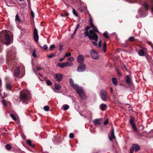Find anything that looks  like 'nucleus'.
Listing matches in <instances>:
<instances>
[{"instance_id":"obj_22","label":"nucleus","mask_w":153,"mask_h":153,"mask_svg":"<svg viewBox=\"0 0 153 153\" xmlns=\"http://www.w3.org/2000/svg\"><path fill=\"white\" fill-rule=\"evenodd\" d=\"M126 82L129 85L131 83L130 80V79L129 76L127 75L126 77Z\"/></svg>"},{"instance_id":"obj_43","label":"nucleus","mask_w":153,"mask_h":153,"mask_svg":"<svg viewBox=\"0 0 153 153\" xmlns=\"http://www.w3.org/2000/svg\"><path fill=\"white\" fill-rule=\"evenodd\" d=\"M76 31H74V32L71 35V38H73L74 37V36L76 34Z\"/></svg>"},{"instance_id":"obj_33","label":"nucleus","mask_w":153,"mask_h":153,"mask_svg":"<svg viewBox=\"0 0 153 153\" xmlns=\"http://www.w3.org/2000/svg\"><path fill=\"white\" fill-rule=\"evenodd\" d=\"M68 60L70 62H72L74 60V59L73 57H71L69 58H68Z\"/></svg>"},{"instance_id":"obj_46","label":"nucleus","mask_w":153,"mask_h":153,"mask_svg":"<svg viewBox=\"0 0 153 153\" xmlns=\"http://www.w3.org/2000/svg\"><path fill=\"white\" fill-rule=\"evenodd\" d=\"M79 24H77V25L76 26V27L74 31H76V30L79 28Z\"/></svg>"},{"instance_id":"obj_40","label":"nucleus","mask_w":153,"mask_h":153,"mask_svg":"<svg viewBox=\"0 0 153 153\" xmlns=\"http://www.w3.org/2000/svg\"><path fill=\"white\" fill-rule=\"evenodd\" d=\"M55 47V45H52L49 47V49L50 50H52Z\"/></svg>"},{"instance_id":"obj_52","label":"nucleus","mask_w":153,"mask_h":153,"mask_svg":"<svg viewBox=\"0 0 153 153\" xmlns=\"http://www.w3.org/2000/svg\"><path fill=\"white\" fill-rule=\"evenodd\" d=\"M42 68L40 67H37V69L38 71H40L42 69Z\"/></svg>"},{"instance_id":"obj_5","label":"nucleus","mask_w":153,"mask_h":153,"mask_svg":"<svg viewBox=\"0 0 153 153\" xmlns=\"http://www.w3.org/2000/svg\"><path fill=\"white\" fill-rule=\"evenodd\" d=\"M90 54L92 58L94 59H96L99 57L98 53L94 49H92L90 50Z\"/></svg>"},{"instance_id":"obj_28","label":"nucleus","mask_w":153,"mask_h":153,"mask_svg":"<svg viewBox=\"0 0 153 153\" xmlns=\"http://www.w3.org/2000/svg\"><path fill=\"white\" fill-rule=\"evenodd\" d=\"M106 44L105 42L104 43V45L103 46V51L104 52H105L106 50Z\"/></svg>"},{"instance_id":"obj_12","label":"nucleus","mask_w":153,"mask_h":153,"mask_svg":"<svg viewBox=\"0 0 153 153\" xmlns=\"http://www.w3.org/2000/svg\"><path fill=\"white\" fill-rule=\"evenodd\" d=\"M20 71L19 67H17L13 72L14 75L15 77H18L19 75Z\"/></svg>"},{"instance_id":"obj_50","label":"nucleus","mask_w":153,"mask_h":153,"mask_svg":"<svg viewBox=\"0 0 153 153\" xmlns=\"http://www.w3.org/2000/svg\"><path fill=\"white\" fill-rule=\"evenodd\" d=\"M101 41H100L99 42V45H98V48H100L101 46Z\"/></svg>"},{"instance_id":"obj_49","label":"nucleus","mask_w":153,"mask_h":153,"mask_svg":"<svg viewBox=\"0 0 153 153\" xmlns=\"http://www.w3.org/2000/svg\"><path fill=\"white\" fill-rule=\"evenodd\" d=\"M108 119H107L104 123V124L105 125H106L108 124Z\"/></svg>"},{"instance_id":"obj_3","label":"nucleus","mask_w":153,"mask_h":153,"mask_svg":"<svg viewBox=\"0 0 153 153\" xmlns=\"http://www.w3.org/2000/svg\"><path fill=\"white\" fill-rule=\"evenodd\" d=\"M20 98L22 100H28L30 98L31 96L28 90H22L20 92Z\"/></svg>"},{"instance_id":"obj_59","label":"nucleus","mask_w":153,"mask_h":153,"mask_svg":"<svg viewBox=\"0 0 153 153\" xmlns=\"http://www.w3.org/2000/svg\"><path fill=\"white\" fill-rule=\"evenodd\" d=\"M152 11L153 12V6H152Z\"/></svg>"},{"instance_id":"obj_1","label":"nucleus","mask_w":153,"mask_h":153,"mask_svg":"<svg viewBox=\"0 0 153 153\" xmlns=\"http://www.w3.org/2000/svg\"><path fill=\"white\" fill-rule=\"evenodd\" d=\"M91 27L87 26L85 28V36H88L90 40H95L98 39V36L96 33L98 32V30L93 23V20L91 18L89 19Z\"/></svg>"},{"instance_id":"obj_31","label":"nucleus","mask_w":153,"mask_h":153,"mask_svg":"<svg viewBox=\"0 0 153 153\" xmlns=\"http://www.w3.org/2000/svg\"><path fill=\"white\" fill-rule=\"evenodd\" d=\"M16 20L17 21L19 22H20V20L19 19V17L18 14L16 15Z\"/></svg>"},{"instance_id":"obj_38","label":"nucleus","mask_w":153,"mask_h":153,"mask_svg":"<svg viewBox=\"0 0 153 153\" xmlns=\"http://www.w3.org/2000/svg\"><path fill=\"white\" fill-rule=\"evenodd\" d=\"M32 56L36 58V57H37V56L36 54V53L35 51H33V53H32Z\"/></svg>"},{"instance_id":"obj_64","label":"nucleus","mask_w":153,"mask_h":153,"mask_svg":"<svg viewBox=\"0 0 153 153\" xmlns=\"http://www.w3.org/2000/svg\"><path fill=\"white\" fill-rule=\"evenodd\" d=\"M61 16H63V15L62 14H61Z\"/></svg>"},{"instance_id":"obj_24","label":"nucleus","mask_w":153,"mask_h":153,"mask_svg":"<svg viewBox=\"0 0 153 153\" xmlns=\"http://www.w3.org/2000/svg\"><path fill=\"white\" fill-rule=\"evenodd\" d=\"M65 67L72 66L73 65L72 63H69V62H65Z\"/></svg>"},{"instance_id":"obj_37","label":"nucleus","mask_w":153,"mask_h":153,"mask_svg":"<svg viewBox=\"0 0 153 153\" xmlns=\"http://www.w3.org/2000/svg\"><path fill=\"white\" fill-rule=\"evenodd\" d=\"M71 53L70 52H69L65 54V56L66 57H69L71 56Z\"/></svg>"},{"instance_id":"obj_56","label":"nucleus","mask_w":153,"mask_h":153,"mask_svg":"<svg viewBox=\"0 0 153 153\" xmlns=\"http://www.w3.org/2000/svg\"><path fill=\"white\" fill-rule=\"evenodd\" d=\"M1 85V80L0 79V85Z\"/></svg>"},{"instance_id":"obj_39","label":"nucleus","mask_w":153,"mask_h":153,"mask_svg":"<svg viewBox=\"0 0 153 153\" xmlns=\"http://www.w3.org/2000/svg\"><path fill=\"white\" fill-rule=\"evenodd\" d=\"M2 103L4 106L6 105V102L5 100H3L2 101Z\"/></svg>"},{"instance_id":"obj_26","label":"nucleus","mask_w":153,"mask_h":153,"mask_svg":"<svg viewBox=\"0 0 153 153\" xmlns=\"http://www.w3.org/2000/svg\"><path fill=\"white\" fill-rule=\"evenodd\" d=\"M55 53H51L48 56V57L49 58H51L55 56Z\"/></svg>"},{"instance_id":"obj_7","label":"nucleus","mask_w":153,"mask_h":153,"mask_svg":"<svg viewBox=\"0 0 153 153\" xmlns=\"http://www.w3.org/2000/svg\"><path fill=\"white\" fill-rule=\"evenodd\" d=\"M54 76L56 80L58 82H60L62 79V75L61 74H56Z\"/></svg>"},{"instance_id":"obj_34","label":"nucleus","mask_w":153,"mask_h":153,"mask_svg":"<svg viewBox=\"0 0 153 153\" xmlns=\"http://www.w3.org/2000/svg\"><path fill=\"white\" fill-rule=\"evenodd\" d=\"M134 36H131L129 38V40L130 41H133L134 40Z\"/></svg>"},{"instance_id":"obj_41","label":"nucleus","mask_w":153,"mask_h":153,"mask_svg":"<svg viewBox=\"0 0 153 153\" xmlns=\"http://www.w3.org/2000/svg\"><path fill=\"white\" fill-rule=\"evenodd\" d=\"M69 137L70 138L72 139L74 137V134L73 133H71L69 135Z\"/></svg>"},{"instance_id":"obj_36","label":"nucleus","mask_w":153,"mask_h":153,"mask_svg":"<svg viewBox=\"0 0 153 153\" xmlns=\"http://www.w3.org/2000/svg\"><path fill=\"white\" fill-rule=\"evenodd\" d=\"M98 40V39H97ZM96 42L92 41L91 42L95 46H97V42L98 41V40L96 41V40H95Z\"/></svg>"},{"instance_id":"obj_55","label":"nucleus","mask_w":153,"mask_h":153,"mask_svg":"<svg viewBox=\"0 0 153 153\" xmlns=\"http://www.w3.org/2000/svg\"><path fill=\"white\" fill-rule=\"evenodd\" d=\"M11 53V52H9L8 53H7V56H10V55H11L10 54Z\"/></svg>"},{"instance_id":"obj_29","label":"nucleus","mask_w":153,"mask_h":153,"mask_svg":"<svg viewBox=\"0 0 153 153\" xmlns=\"http://www.w3.org/2000/svg\"><path fill=\"white\" fill-rule=\"evenodd\" d=\"M27 143L28 144L30 145V146H33L34 145H32V143L31 141L30 140H28L27 141Z\"/></svg>"},{"instance_id":"obj_11","label":"nucleus","mask_w":153,"mask_h":153,"mask_svg":"<svg viewBox=\"0 0 153 153\" xmlns=\"http://www.w3.org/2000/svg\"><path fill=\"white\" fill-rule=\"evenodd\" d=\"M134 119L133 118L131 119L130 120V123L131 124L132 127L135 132L137 131V128L136 127L135 124L134 122Z\"/></svg>"},{"instance_id":"obj_23","label":"nucleus","mask_w":153,"mask_h":153,"mask_svg":"<svg viewBox=\"0 0 153 153\" xmlns=\"http://www.w3.org/2000/svg\"><path fill=\"white\" fill-rule=\"evenodd\" d=\"M62 108L64 110L66 111L68 109L69 106L67 105H65L62 106Z\"/></svg>"},{"instance_id":"obj_62","label":"nucleus","mask_w":153,"mask_h":153,"mask_svg":"<svg viewBox=\"0 0 153 153\" xmlns=\"http://www.w3.org/2000/svg\"><path fill=\"white\" fill-rule=\"evenodd\" d=\"M19 0L20 1H23L24 0Z\"/></svg>"},{"instance_id":"obj_30","label":"nucleus","mask_w":153,"mask_h":153,"mask_svg":"<svg viewBox=\"0 0 153 153\" xmlns=\"http://www.w3.org/2000/svg\"><path fill=\"white\" fill-rule=\"evenodd\" d=\"M44 110L46 111H48L49 110V108L48 106H45L44 107Z\"/></svg>"},{"instance_id":"obj_61","label":"nucleus","mask_w":153,"mask_h":153,"mask_svg":"<svg viewBox=\"0 0 153 153\" xmlns=\"http://www.w3.org/2000/svg\"><path fill=\"white\" fill-rule=\"evenodd\" d=\"M39 74L40 76H42V75L41 74H40V73H39Z\"/></svg>"},{"instance_id":"obj_18","label":"nucleus","mask_w":153,"mask_h":153,"mask_svg":"<svg viewBox=\"0 0 153 153\" xmlns=\"http://www.w3.org/2000/svg\"><path fill=\"white\" fill-rule=\"evenodd\" d=\"M58 66L60 68H64L66 67L65 62L62 63H59L57 64Z\"/></svg>"},{"instance_id":"obj_9","label":"nucleus","mask_w":153,"mask_h":153,"mask_svg":"<svg viewBox=\"0 0 153 153\" xmlns=\"http://www.w3.org/2000/svg\"><path fill=\"white\" fill-rule=\"evenodd\" d=\"M108 137L109 139L111 141H112L115 138L114 135V129L113 128H112V131H111L108 135Z\"/></svg>"},{"instance_id":"obj_32","label":"nucleus","mask_w":153,"mask_h":153,"mask_svg":"<svg viewBox=\"0 0 153 153\" xmlns=\"http://www.w3.org/2000/svg\"><path fill=\"white\" fill-rule=\"evenodd\" d=\"M10 116L14 120H16V117H15L14 115L13 114H10Z\"/></svg>"},{"instance_id":"obj_16","label":"nucleus","mask_w":153,"mask_h":153,"mask_svg":"<svg viewBox=\"0 0 153 153\" xmlns=\"http://www.w3.org/2000/svg\"><path fill=\"white\" fill-rule=\"evenodd\" d=\"M101 120V119H95L93 121L95 125L100 124V121Z\"/></svg>"},{"instance_id":"obj_57","label":"nucleus","mask_w":153,"mask_h":153,"mask_svg":"<svg viewBox=\"0 0 153 153\" xmlns=\"http://www.w3.org/2000/svg\"><path fill=\"white\" fill-rule=\"evenodd\" d=\"M111 93H112L113 92V90H112V89L111 88Z\"/></svg>"},{"instance_id":"obj_54","label":"nucleus","mask_w":153,"mask_h":153,"mask_svg":"<svg viewBox=\"0 0 153 153\" xmlns=\"http://www.w3.org/2000/svg\"><path fill=\"white\" fill-rule=\"evenodd\" d=\"M133 150L132 149H131L130 150V153H133Z\"/></svg>"},{"instance_id":"obj_19","label":"nucleus","mask_w":153,"mask_h":153,"mask_svg":"<svg viewBox=\"0 0 153 153\" xmlns=\"http://www.w3.org/2000/svg\"><path fill=\"white\" fill-rule=\"evenodd\" d=\"M117 79L116 78H113L112 79V82L113 84L115 85H117Z\"/></svg>"},{"instance_id":"obj_42","label":"nucleus","mask_w":153,"mask_h":153,"mask_svg":"<svg viewBox=\"0 0 153 153\" xmlns=\"http://www.w3.org/2000/svg\"><path fill=\"white\" fill-rule=\"evenodd\" d=\"M103 36L105 37L106 38H108V36L107 34V33L106 32H105L103 33Z\"/></svg>"},{"instance_id":"obj_44","label":"nucleus","mask_w":153,"mask_h":153,"mask_svg":"<svg viewBox=\"0 0 153 153\" xmlns=\"http://www.w3.org/2000/svg\"><path fill=\"white\" fill-rule=\"evenodd\" d=\"M144 6L148 10L149 9V6L146 4L145 3L144 4Z\"/></svg>"},{"instance_id":"obj_6","label":"nucleus","mask_w":153,"mask_h":153,"mask_svg":"<svg viewBox=\"0 0 153 153\" xmlns=\"http://www.w3.org/2000/svg\"><path fill=\"white\" fill-rule=\"evenodd\" d=\"M79 65L77 68V71L79 72H84L86 69V65L84 64H81Z\"/></svg>"},{"instance_id":"obj_48","label":"nucleus","mask_w":153,"mask_h":153,"mask_svg":"<svg viewBox=\"0 0 153 153\" xmlns=\"http://www.w3.org/2000/svg\"><path fill=\"white\" fill-rule=\"evenodd\" d=\"M63 45H59V49L60 51H62L63 49Z\"/></svg>"},{"instance_id":"obj_47","label":"nucleus","mask_w":153,"mask_h":153,"mask_svg":"<svg viewBox=\"0 0 153 153\" xmlns=\"http://www.w3.org/2000/svg\"><path fill=\"white\" fill-rule=\"evenodd\" d=\"M43 48L45 50H46L48 48V46L46 45H45L43 46Z\"/></svg>"},{"instance_id":"obj_4","label":"nucleus","mask_w":153,"mask_h":153,"mask_svg":"<svg viewBox=\"0 0 153 153\" xmlns=\"http://www.w3.org/2000/svg\"><path fill=\"white\" fill-rule=\"evenodd\" d=\"M100 97L102 100L106 101L107 100V92L105 90H102L100 92Z\"/></svg>"},{"instance_id":"obj_53","label":"nucleus","mask_w":153,"mask_h":153,"mask_svg":"<svg viewBox=\"0 0 153 153\" xmlns=\"http://www.w3.org/2000/svg\"><path fill=\"white\" fill-rule=\"evenodd\" d=\"M147 15V14L146 13H145L144 14V15L143 16V15H142L141 16V17H145V16H146V15Z\"/></svg>"},{"instance_id":"obj_2","label":"nucleus","mask_w":153,"mask_h":153,"mask_svg":"<svg viewBox=\"0 0 153 153\" xmlns=\"http://www.w3.org/2000/svg\"><path fill=\"white\" fill-rule=\"evenodd\" d=\"M69 82L71 86L78 93L80 98L82 100H85L86 96L83 91V90L81 87L79 86L77 84L74 83V81L72 78L69 79Z\"/></svg>"},{"instance_id":"obj_13","label":"nucleus","mask_w":153,"mask_h":153,"mask_svg":"<svg viewBox=\"0 0 153 153\" xmlns=\"http://www.w3.org/2000/svg\"><path fill=\"white\" fill-rule=\"evenodd\" d=\"M132 149L135 152H137L140 150V147L138 145L134 144L132 146Z\"/></svg>"},{"instance_id":"obj_60","label":"nucleus","mask_w":153,"mask_h":153,"mask_svg":"<svg viewBox=\"0 0 153 153\" xmlns=\"http://www.w3.org/2000/svg\"><path fill=\"white\" fill-rule=\"evenodd\" d=\"M142 10V9L141 8H140L139 9V10H140V11Z\"/></svg>"},{"instance_id":"obj_35","label":"nucleus","mask_w":153,"mask_h":153,"mask_svg":"<svg viewBox=\"0 0 153 153\" xmlns=\"http://www.w3.org/2000/svg\"><path fill=\"white\" fill-rule=\"evenodd\" d=\"M46 83L48 85H50L52 84V82L49 80H47L46 81Z\"/></svg>"},{"instance_id":"obj_27","label":"nucleus","mask_w":153,"mask_h":153,"mask_svg":"<svg viewBox=\"0 0 153 153\" xmlns=\"http://www.w3.org/2000/svg\"><path fill=\"white\" fill-rule=\"evenodd\" d=\"M73 13L75 16H78V15L76 11V10L73 8Z\"/></svg>"},{"instance_id":"obj_51","label":"nucleus","mask_w":153,"mask_h":153,"mask_svg":"<svg viewBox=\"0 0 153 153\" xmlns=\"http://www.w3.org/2000/svg\"><path fill=\"white\" fill-rule=\"evenodd\" d=\"M64 57L60 58V59H59V61L60 62H62L64 60Z\"/></svg>"},{"instance_id":"obj_25","label":"nucleus","mask_w":153,"mask_h":153,"mask_svg":"<svg viewBox=\"0 0 153 153\" xmlns=\"http://www.w3.org/2000/svg\"><path fill=\"white\" fill-rule=\"evenodd\" d=\"M5 147L8 150H10L12 148L10 145L9 144H7L5 146Z\"/></svg>"},{"instance_id":"obj_58","label":"nucleus","mask_w":153,"mask_h":153,"mask_svg":"<svg viewBox=\"0 0 153 153\" xmlns=\"http://www.w3.org/2000/svg\"><path fill=\"white\" fill-rule=\"evenodd\" d=\"M80 115H81V116H84L82 114L80 113ZM84 117H86L85 116H84Z\"/></svg>"},{"instance_id":"obj_20","label":"nucleus","mask_w":153,"mask_h":153,"mask_svg":"<svg viewBox=\"0 0 153 153\" xmlns=\"http://www.w3.org/2000/svg\"><path fill=\"white\" fill-rule=\"evenodd\" d=\"M61 85L58 84H56L55 85V88L57 90H59L61 89Z\"/></svg>"},{"instance_id":"obj_10","label":"nucleus","mask_w":153,"mask_h":153,"mask_svg":"<svg viewBox=\"0 0 153 153\" xmlns=\"http://www.w3.org/2000/svg\"><path fill=\"white\" fill-rule=\"evenodd\" d=\"M77 60L78 63L82 64L84 61V57L82 55H79L77 57Z\"/></svg>"},{"instance_id":"obj_8","label":"nucleus","mask_w":153,"mask_h":153,"mask_svg":"<svg viewBox=\"0 0 153 153\" xmlns=\"http://www.w3.org/2000/svg\"><path fill=\"white\" fill-rule=\"evenodd\" d=\"M34 39L36 42H38L39 40V36L37 30L36 28L34 29Z\"/></svg>"},{"instance_id":"obj_15","label":"nucleus","mask_w":153,"mask_h":153,"mask_svg":"<svg viewBox=\"0 0 153 153\" xmlns=\"http://www.w3.org/2000/svg\"><path fill=\"white\" fill-rule=\"evenodd\" d=\"M106 108V105L104 103L101 104L100 106V109L102 111H104Z\"/></svg>"},{"instance_id":"obj_14","label":"nucleus","mask_w":153,"mask_h":153,"mask_svg":"<svg viewBox=\"0 0 153 153\" xmlns=\"http://www.w3.org/2000/svg\"><path fill=\"white\" fill-rule=\"evenodd\" d=\"M4 39L5 40V43L6 44H8L10 42V37L9 35L7 34H6L4 36Z\"/></svg>"},{"instance_id":"obj_17","label":"nucleus","mask_w":153,"mask_h":153,"mask_svg":"<svg viewBox=\"0 0 153 153\" xmlns=\"http://www.w3.org/2000/svg\"><path fill=\"white\" fill-rule=\"evenodd\" d=\"M12 84L10 82H7L6 84V88L7 90H9L10 89L11 87L12 86Z\"/></svg>"},{"instance_id":"obj_45","label":"nucleus","mask_w":153,"mask_h":153,"mask_svg":"<svg viewBox=\"0 0 153 153\" xmlns=\"http://www.w3.org/2000/svg\"><path fill=\"white\" fill-rule=\"evenodd\" d=\"M31 15L33 18L34 16V14L33 11H31Z\"/></svg>"},{"instance_id":"obj_63","label":"nucleus","mask_w":153,"mask_h":153,"mask_svg":"<svg viewBox=\"0 0 153 153\" xmlns=\"http://www.w3.org/2000/svg\"><path fill=\"white\" fill-rule=\"evenodd\" d=\"M118 71V73L119 74H120V73H119V71Z\"/></svg>"},{"instance_id":"obj_21","label":"nucleus","mask_w":153,"mask_h":153,"mask_svg":"<svg viewBox=\"0 0 153 153\" xmlns=\"http://www.w3.org/2000/svg\"><path fill=\"white\" fill-rule=\"evenodd\" d=\"M144 52L143 50H140L138 53V54L139 56H143L144 54Z\"/></svg>"}]
</instances>
